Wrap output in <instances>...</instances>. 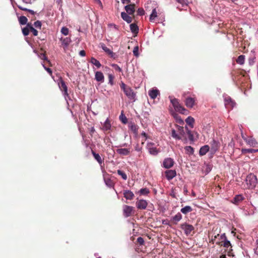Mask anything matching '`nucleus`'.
Segmentation results:
<instances>
[{
  "instance_id": "f257e3e1",
  "label": "nucleus",
  "mask_w": 258,
  "mask_h": 258,
  "mask_svg": "<svg viewBox=\"0 0 258 258\" xmlns=\"http://www.w3.org/2000/svg\"><path fill=\"white\" fill-rule=\"evenodd\" d=\"M220 236L219 234H217L215 235L214 236L212 235L211 241L213 243H215L217 245L223 246L224 247L226 248L228 250V255H231V251H232L231 244L229 240H228L226 238V236L225 233H223L221 235L220 239L221 241H217L216 239Z\"/></svg>"
},
{
  "instance_id": "f03ea898",
  "label": "nucleus",
  "mask_w": 258,
  "mask_h": 258,
  "mask_svg": "<svg viewBox=\"0 0 258 258\" xmlns=\"http://www.w3.org/2000/svg\"><path fill=\"white\" fill-rule=\"evenodd\" d=\"M119 85L121 89L123 91L127 98L131 102H135L137 100L136 93L131 87L126 85L122 82H121Z\"/></svg>"
},
{
  "instance_id": "7ed1b4c3",
  "label": "nucleus",
  "mask_w": 258,
  "mask_h": 258,
  "mask_svg": "<svg viewBox=\"0 0 258 258\" xmlns=\"http://www.w3.org/2000/svg\"><path fill=\"white\" fill-rule=\"evenodd\" d=\"M245 181L248 187L251 189L254 188L257 183L256 176L252 173L247 176Z\"/></svg>"
},
{
  "instance_id": "20e7f679",
  "label": "nucleus",
  "mask_w": 258,
  "mask_h": 258,
  "mask_svg": "<svg viewBox=\"0 0 258 258\" xmlns=\"http://www.w3.org/2000/svg\"><path fill=\"white\" fill-rule=\"evenodd\" d=\"M185 105L187 108H192L197 104V99L195 95L192 97H187L184 100Z\"/></svg>"
},
{
  "instance_id": "39448f33",
  "label": "nucleus",
  "mask_w": 258,
  "mask_h": 258,
  "mask_svg": "<svg viewBox=\"0 0 258 258\" xmlns=\"http://www.w3.org/2000/svg\"><path fill=\"white\" fill-rule=\"evenodd\" d=\"M180 228L184 230V233L188 235L194 230V227L192 225L184 223L180 225Z\"/></svg>"
},
{
  "instance_id": "423d86ee",
  "label": "nucleus",
  "mask_w": 258,
  "mask_h": 258,
  "mask_svg": "<svg viewBox=\"0 0 258 258\" xmlns=\"http://www.w3.org/2000/svg\"><path fill=\"white\" fill-rule=\"evenodd\" d=\"M103 179L105 184L109 187H113L115 182L112 179L111 176L109 174H105L103 176Z\"/></svg>"
},
{
  "instance_id": "0eeeda50",
  "label": "nucleus",
  "mask_w": 258,
  "mask_h": 258,
  "mask_svg": "<svg viewBox=\"0 0 258 258\" xmlns=\"http://www.w3.org/2000/svg\"><path fill=\"white\" fill-rule=\"evenodd\" d=\"M123 213L125 217L131 216L132 214L134 213V207L130 206L124 205L123 207Z\"/></svg>"
},
{
  "instance_id": "6e6552de",
  "label": "nucleus",
  "mask_w": 258,
  "mask_h": 258,
  "mask_svg": "<svg viewBox=\"0 0 258 258\" xmlns=\"http://www.w3.org/2000/svg\"><path fill=\"white\" fill-rule=\"evenodd\" d=\"M211 149L210 152L212 154H214L217 151H218L220 148V143L219 142L215 140H213L211 142Z\"/></svg>"
},
{
  "instance_id": "1a4fd4ad",
  "label": "nucleus",
  "mask_w": 258,
  "mask_h": 258,
  "mask_svg": "<svg viewBox=\"0 0 258 258\" xmlns=\"http://www.w3.org/2000/svg\"><path fill=\"white\" fill-rule=\"evenodd\" d=\"M58 85L60 90L63 92V95L64 96H68V87L66 85L65 82L61 78L59 79Z\"/></svg>"
},
{
  "instance_id": "9d476101",
  "label": "nucleus",
  "mask_w": 258,
  "mask_h": 258,
  "mask_svg": "<svg viewBox=\"0 0 258 258\" xmlns=\"http://www.w3.org/2000/svg\"><path fill=\"white\" fill-rule=\"evenodd\" d=\"M136 205L138 209L145 210L148 206V202L145 200H139L136 202Z\"/></svg>"
},
{
  "instance_id": "9b49d317",
  "label": "nucleus",
  "mask_w": 258,
  "mask_h": 258,
  "mask_svg": "<svg viewBox=\"0 0 258 258\" xmlns=\"http://www.w3.org/2000/svg\"><path fill=\"white\" fill-rule=\"evenodd\" d=\"M136 5L134 4H128L125 6L124 9L127 13L130 15L134 16V13L135 12Z\"/></svg>"
},
{
  "instance_id": "f8f14e48",
  "label": "nucleus",
  "mask_w": 258,
  "mask_h": 258,
  "mask_svg": "<svg viewBox=\"0 0 258 258\" xmlns=\"http://www.w3.org/2000/svg\"><path fill=\"white\" fill-rule=\"evenodd\" d=\"M225 105L227 108H232L236 104V103L230 97L225 98Z\"/></svg>"
},
{
  "instance_id": "ddd939ff",
  "label": "nucleus",
  "mask_w": 258,
  "mask_h": 258,
  "mask_svg": "<svg viewBox=\"0 0 258 258\" xmlns=\"http://www.w3.org/2000/svg\"><path fill=\"white\" fill-rule=\"evenodd\" d=\"M174 161L171 158H167L164 159L163 165L165 168H170L173 166Z\"/></svg>"
},
{
  "instance_id": "4468645a",
  "label": "nucleus",
  "mask_w": 258,
  "mask_h": 258,
  "mask_svg": "<svg viewBox=\"0 0 258 258\" xmlns=\"http://www.w3.org/2000/svg\"><path fill=\"white\" fill-rule=\"evenodd\" d=\"M165 176L168 180H171L176 175V172L174 170H168L165 171Z\"/></svg>"
},
{
  "instance_id": "2eb2a0df",
  "label": "nucleus",
  "mask_w": 258,
  "mask_h": 258,
  "mask_svg": "<svg viewBox=\"0 0 258 258\" xmlns=\"http://www.w3.org/2000/svg\"><path fill=\"white\" fill-rule=\"evenodd\" d=\"M130 148H120L116 150V152L121 156H127L131 153Z\"/></svg>"
},
{
  "instance_id": "dca6fc26",
  "label": "nucleus",
  "mask_w": 258,
  "mask_h": 258,
  "mask_svg": "<svg viewBox=\"0 0 258 258\" xmlns=\"http://www.w3.org/2000/svg\"><path fill=\"white\" fill-rule=\"evenodd\" d=\"M123 195L126 200H132L135 197L134 193L130 190H124L123 191Z\"/></svg>"
},
{
  "instance_id": "f3484780",
  "label": "nucleus",
  "mask_w": 258,
  "mask_h": 258,
  "mask_svg": "<svg viewBox=\"0 0 258 258\" xmlns=\"http://www.w3.org/2000/svg\"><path fill=\"white\" fill-rule=\"evenodd\" d=\"M154 145L153 143H149L147 144V148L149 150V151L151 154L152 155H156L158 153V150L156 148L154 147L153 145Z\"/></svg>"
},
{
  "instance_id": "a211bd4d",
  "label": "nucleus",
  "mask_w": 258,
  "mask_h": 258,
  "mask_svg": "<svg viewBox=\"0 0 258 258\" xmlns=\"http://www.w3.org/2000/svg\"><path fill=\"white\" fill-rule=\"evenodd\" d=\"M100 47L107 54H108L111 57H113L115 53L113 52L112 51H111L109 48L107 47L105 44L104 43H100Z\"/></svg>"
},
{
  "instance_id": "6ab92c4d",
  "label": "nucleus",
  "mask_w": 258,
  "mask_h": 258,
  "mask_svg": "<svg viewBox=\"0 0 258 258\" xmlns=\"http://www.w3.org/2000/svg\"><path fill=\"white\" fill-rule=\"evenodd\" d=\"M91 153L94 157L95 159L100 165H101L103 163L104 159H102L99 154L95 153L93 150H91Z\"/></svg>"
},
{
  "instance_id": "aec40b11",
  "label": "nucleus",
  "mask_w": 258,
  "mask_h": 258,
  "mask_svg": "<svg viewBox=\"0 0 258 258\" xmlns=\"http://www.w3.org/2000/svg\"><path fill=\"white\" fill-rule=\"evenodd\" d=\"M95 78L98 82H103L104 80V77L101 72L97 71L95 73Z\"/></svg>"
},
{
  "instance_id": "412c9836",
  "label": "nucleus",
  "mask_w": 258,
  "mask_h": 258,
  "mask_svg": "<svg viewBox=\"0 0 258 258\" xmlns=\"http://www.w3.org/2000/svg\"><path fill=\"white\" fill-rule=\"evenodd\" d=\"M139 126L135 123H131L129 125L130 130L133 132L136 135L138 134Z\"/></svg>"
},
{
  "instance_id": "4be33fe9",
  "label": "nucleus",
  "mask_w": 258,
  "mask_h": 258,
  "mask_svg": "<svg viewBox=\"0 0 258 258\" xmlns=\"http://www.w3.org/2000/svg\"><path fill=\"white\" fill-rule=\"evenodd\" d=\"M176 129L177 130V132H178V134L179 135V136H180L181 137H182V139H186V136H185V132L184 131V128H183V126H180L179 125H176Z\"/></svg>"
},
{
  "instance_id": "5701e85b",
  "label": "nucleus",
  "mask_w": 258,
  "mask_h": 258,
  "mask_svg": "<svg viewBox=\"0 0 258 258\" xmlns=\"http://www.w3.org/2000/svg\"><path fill=\"white\" fill-rule=\"evenodd\" d=\"M182 219V215L180 213H178L175 216L172 217L171 221L174 224H177V223Z\"/></svg>"
},
{
  "instance_id": "b1692460",
  "label": "nucleus",
  "mask_w": 258,
  "mask_h": 258,
  "mask_svg": "<svg viewBox=\"0 0 258 258\" xmlns=\"http://www.w3.org/2000/svg\"><path fill=\"white\" fill-rule=\"evenodd\" d=\"M210 148L208 145H205L202 146L199 151V155L201 156L206 154V153L209 151Z\"/></svg>"
},
{
  "instance_id": "393cba45",
  "label": "nucleus",
  "mask_w": 258,
  "mask_h": 258,
  "mask_svg": "<svg viewBox=\"0 0 258 258\" xmlns=\"http://www.w3.org/2000/svg\"><path fill=\"white\" fill-rule=\"evenodd\" d=\"M245 142L247 145H249L251 147H255L257 144L256 140L252 138H248L247 139H244Z\"/></svg>"
},
{
  "instance_id": "a878e982",
  "label": "nucleus",
  "mask_w": 258,
  "mask_h": 258,
  "mask_svg": "<svg viewBox=\"0 0 258 258\" xmlns=\"http://www.w3.org/2000/svg\"><path fill=\"white\" fill-rule=\"evenodd\" d=\"M121 16L122 19L125 21L127 23H130L132 21V17L130 16L128 14L125 12L121 13Z\"/></svg>"
},
{
  "instance_id": "bb28decb",
  "label": "nucleus",
  "mask_w": 258,
  "mask_h": 258,
  "mask_svg": "<svg viewBox=\"0 0 258 258\" xmlns=\"http://www.w3.org/2000/svg\"><path fill=\"white\" fill-rule=\"evenodd\" d=\"M111 128V124L109 120L107 118L103 124L102 130L104 132L109 131Z\"/></svg>"
},
{
  "instance_id": "cd10ccee",
  "label": "nucleus",
  "mask_w": 258,
  "mask_h": 258,
  "mask_svg": "<svg viewBox=\"0 0 258 258\" xmlns=\"http://www.w3.org/2000/svg\"><path fill=\"white\" fill-rule=\"evenodd\" d=\"M159 94V91L157 89H152L149 91V95L152 99L156 98Z\"/></svg>"
},
{
  "instance_id": "c85d7f7f",
  "label": "nucleus",
  "mask_w": 258,
  "mask_h": 258,
  "mask_svg": "<svg viewBox=\"0 0 258 258\" xmlns=\"http://www.w3.org/2000/svg\"><path fill=\"white\" fill-rule=\"evenodd\" d=\"M60 40L61 42L62 45H64L66 47H67L71 42V39L70 37H62L60 39Z\"/></svg>"
},
{
  "instance_id": "c756f323",
  "label": "nucleus",
  "mask_w": 258,
  "mask_h": 258,
  "mask_svg": "<svg viewBox=\"0 0 258 258\" xmlns=\"http://www.w3.org/2000/svg\"><path fill=\"white\" fill-rule=\"evenodd\" d=\"M244 198L241 195H236L233 199V203L238 205L240 202L243 200Z\"/></svg>"
},
{
  "instance_id": "7c9ffc66",
  "label": "nucleus",
  "mask_w": 258,
  "mask_h": 258,
  "mask_svg": "<svg viewBox=\"0 0 258 258\" xmlns=\"http://www.w3.org/2000/svg\"><path fill=\"white\" fill-rule=\"evenodd\" d=\"M192 211V208L189 206H186L180 210L181 212L184 214H186L188 213L191 212Z\"/></svg>"
},
{
  "instance_id": "2f4dec72",
  "label": "nucleus",
  "mask_w": 258,
  "mask_h": 258,
  "mask_svg": "<svg viewBox=\"0 0 258 258\" xmlns=\"http://www.w3.org/2000/svg\"><path fill=\"white\" fill-rule=\"evenodd\" d=\"M130 29L131 31L135 34H137L139 31V28L138 26L135 24L132 23L130 25Z\"/></svg>"
},
{
  "instance_id": "473e14b6",
  "label": "nucleus",
  "mask_w": 258,
  "mask_h": 258,
  "mask_svg": "<svg viewBox=\"0 0 258 258\" xmlns=\"http://www.w3.org/2000/svg\"><path fill=\"white\" fill-rule=\"evenodd\" d=\"M185 122L187 124H188L189 126H190L191 127H193L194 123L195 122V119L191 116H188L185 119Z\"/></svg>"
},
{
  "instance_id": "72a5a7b5",
  "label": "nucleus",
  "mask_w": 258,
  "mask_h": 258,
  "mask_svg": "<svg viewBox=\"0 0 258 258\" xmlns=\"http://www.w3.org/2000/svg\"><path fill=\"white\" fill-rule=\"evenodd\" d=\"M258 152V149H242L241 152L242 154H246V153H256Z\"/></svg>"
},
{
  "instance_id": "f704fd0d",
  "label": "nucleus",
  "mask_w": 258,
  "mask_h": 258,
  "mask_svg": "<svg viewBox=\"0 0 258 258\" xmlns=\"http://www.w3.org/2000/svg\"><path fill=\"white\" fill-rule=\"evenodd\" d=\"M90 62L96 66L97 68H100L101 66L100 62L94 57L91 58Z\"/></svg>"
},
{
  "instance_id": "c9c22d12",
  "label": "nucleus",
  "mask_w": 258,
  "mask_h": 258,
  "mask_svg": "<svg viewBox=\"0 0 258 258\" xmlns=\"http://www.w3.org/2000/svg\"><path fill=\"white\" fill-rule=\"evenodd\" d=\"M157 17V13L156 10V9H154L152 10L151 14L150 15V21L151 22H153L155 20V18Z\"/></svg>"
},
{
  "instance_id": "e433bc0d",
  "label": "nucleus",
  "mask_w": 258,
  "mask_h": 258,
  "mask_svg": "<svg viewBox=\"0 0 258 258\" xmlns=\"http://www.w3.org/2000/svg\"><path fill=\"white\" fill-rule=\"evenodd\" d=\"M245 61V56L244 55H239L236 59V62L239 64H243Z\"/></svg>"
},
{
  "instance_id": "4c0bfd02",
  "label": "nucleus",
  "mask_w": 258,
  "mask_h": 258,
  "mask_svg": "<svg viewBox=\"0 0 258 258\" xmlns=\"http://www.w3.org/2000/svg\"><path fill=\"white\" fill-rule=\"evenodd\" d=\"M28 26H29L30 31L33 33V35L35 36L38 35V31L34 28L31 23H28Z\"/></svg>"
},
{
  "instance_id": "58836bf2",
  "label": "nucleus",
  "mask_w": 258,
  "mask_h": 258,
  "mask_svg": "<svg viewBox=\"0 0 258 258\" xmlns=\"http://www.w3.org/2000/svg\"><path fill=\"white\" fill-rule=\"evenodd\" d=\"M27 21L28 19L25 16H22L19 18V22L21 25H27Z\"/></svg>"
},
{
  "instance_id": "ea45409f",
  "label": "nucleus",
  "mask_w": 258,
  "mask_h": 258,
  "mask_svg": "<svg viewBox=\"0 0 258 258\" xmlns=\"http://www.w3.org/2000/svg\"><path fill=\"white\" fill-rule=\"evenodd\" d=\"M175 110L182 114H184L185 112L186 111V110L185 109V108L180 104L176 108H175Z\"/></svg>"
},
{
  "instance_id": "a19ab883",
  "label": "nucleus",
  "mask_w": 258,
  "mask_h": 258,
  "mask_svg": "<svg viewBox=\"0 0 258 258\" xmlns=\"http://www.w3.org/2000/svg\"><path fill=\"white\" fill-rule=\"evenodd\" d=\"M171 136L172 137L176 140H181L182 137L179 136L178 134L176 133L175 130L172 129L171 131Z\"/></svg>"
},
{
  "instance_id": "79ce46f5",
  "label": "nucleus",
  "mask_w": 258,
  "mask_h": 258,
  "mask_svg": "<svg viewBox=\"0 0 258 258\" xmlns=\"http://www.w3.org/2000/svg\"><path fill=\"white\" fill-rule=\"evenodd\" d=\"M138 192L141 195L146 196L150 192V191H149V189L147 188H141L138 191Z\"/></svg>"
},
{
  "instance_id": "37998d69",
  "label": "nucleus",
  "mask_w": 258,
  "mask_h": 258,
  "mask_svg": "<svg viewBox=\"0 0 258 258\" xmlns=\"http://www.w3.org/2000/svg\"><path fill=\"white\" fill-rule=\"evenodd\" d=\"M30 32V30L29 26H28L27 23L26 26L22 29V33L24 36H27L29 35Z\"/></svg>"
},
{
  "instance_id": "c03bdc74",
  "label": "nucleus",
  "mask_w": 258,
  "mask_h": 258,
  "mask_svg": "<svg viewBox=\"0 0 258 258\" xmlns=\"http://www.w3.org/2000/svg\"><path fill=\"white\" fill-rule=\"evenodd\" d=\"M117 172L118 175H119L120 176H121V177L123 179H124V180L127 179V176L124 171H123L121 170H117Z\"/></svg>"
},
{
  "instance_id": "a18cd8bd",
  "label": "nucleus",
  "mask_w": 258,
  "mask_h": 258,
  "mask_svg": "<svg viewBox=\"0 0 258 258\" xmlns=\"http://www.w3.org/2000/svg\"><path fill=\"white\" fill-rule=\"evenodd\" d=\"M184 149L186 153L191 155L194 154V150L191 146H186Z\"/></svg>"
},
{
  "instance_id": "49530a36",
  "label": "nucleus",
  "mask_w": 258,
  "mask_h": 258,
  "mask_svg": "<svg viewBox=\"0 0 258 258\" xmlns=\"http://www.w3.org/2000/svg\"><path fill=\"white\" fill-rule=\"evenodd\" d=\"M171 102L173 106L174 109L176 108L180 104L178 99L174 98L171 100Z\"/></svg>"
},
{
  "instance_id": "de8ad7c7",
  "label": "nucleus",
  "mask_w": 258,
  "mask_h": 258,
  "mask_svg": "<svg viewBox=\"0 0 258 258\" xmlns=\"http://www.w3.org/2000/svg\"><path fill=\"white\" fill-rule=\"evenodd\" d=\"M212 170V166L210 164H207L205 166L204 172L206 174H208Z\"/></svg>"
},
{
  "instance_id": "09e8293b",
  "label": "nucleus",
  "mask_w": 258,
  "mask_h": 258,
  "mask_svg": "<svg viewBox=\"0 0 258 258\" xmlns=\"http://www.w3.org/2000/svg\"><path fill=\"white\" fill-rule=\"evenodd\" d=\"M61 32L64 35H68L69 34V30L66 27H63L61 29Z\"/></svg>"
},
{
  "instance_id": "8fccbe9b",
  "label": "nucleus",
  "mask_w": 258,
  "mask_h": 258,
  "mask_svg": "<svg viewBox=\"0 0 258 258\" xmlns=\"http://www.w3.org/2000/svg\"><path fill=\"white\" fill-rule=\"evenodd\" d=\"M40 57L41 59L46 60L49 63V65L51 66L50 60L48 59L45 53H41L40 55Z\"/></svg>"
},
{
  "instance_id": "3c124183",
  "label": "nucleus",
  "mask_w": 258,
  "mask_h": 258,
  "mask_svg": "<svg viewBox=\"0 0 258 258\" xmlns=\"http://www.w3.org/2000/svg\"><path fill=\"white\" fill-rule=\"evenodd\" d=\"M186 131L187 132V134L188 135V139L190 141H192L193 139H194V136H193L192 134L191 133V132L190 131L188 130V129L187 127L186 128Z\"/></svg>"
},
{
  "instance_id": "603ef678",
  "label": "nucleus",
  "mask_w": 258,
  "mask_h": 258,
  "mask_svg": "<svg viewBox=\"0 0 258 258\" xmlns=\"http://www.w3.org/2000/svg\"><path fill=\"white\" fill-rule=\"evenodd\" d=\"M41 25H42L41 22V21H40L39 20L35 21L34 23V26L36 28L41 29Z\"/></svg>"
},
{
  "instance_id": "864d4df0",
  "label": "nucleus",
  "mask_w": 258,
  "mask_h": 258,
  "mask_svg": "<svg viewBox=\"0 0 258 258\" xmlns=\"http://www.w3.org/2000/svg\"><path fill=\"white\" fill-rule=\"evenodd\" d=\"M114 76L112 74H109L108 75V79H109V83L111 85H113V79H114Z\"/></svg>"
},
{
  "instance_id": "5fc2aeb1",
  "label": "nucleus",
  "mask_w": 258,
  "mask_h": 258,
  "mask_svg": "<svg viewBox=\"0 0 258 258\" xmlns=\"http://www.w3.org/2000/svg\"><path fill=\"white\" fill-rule=\"evenodd\" d=\"M112 67L114 69V70L119 72H122V69L116 64H112Z\"/></svg>"
},
{
  "instance_id": "6e6d98bb",
  "label": "nucleus",
  "mask_w": 258,
  "mask_h": 258,
  "mask_svg": "<svg viewBox=\"0 0 258 258\" xmlns=\"http://www.w3.org/2000/svg\"><path fill=\"white\" fill-rule=\"evenodd\" d=\"M120 119L122 123H126L127 121V118L125 117V115L121 114V115L120 116Z\"/></svg>"
},
{
  "instance_id": "4d7b16f0",
  "label": "nucleus",
  "mask_w": 258,
  "mask_h": 258,
  "mask_svg": "<svg viewBox=\"0 0 258 258\" xmlns=\"http://www.w3.org/2000/svg\"><path fill=\"white\" fill-rule=\"evenodd\" d=\"M137 14L139 16H143L145 14V11L143 8H139L137 10Z\"/></svg>"
},
{
  "instance_id": "13d9d810",
  "label": "nucleus",
  "mask_w": 258,
  "mask_h": 258,
  "mask_svg": "<svg viewBox=\"0 0 258 258\" xmlns=\"http://www.w3.org/2000/svg\"><path fill=\"white\" fill-rule=\"evenodd\" d=\"M138 51H139L138 46H136L134 48L133 53L135 56H138L139 55Z\"/></svg>"
},
{
  "instance_id": "bf43d9fd",
  "label": "nucleus",
  "mask_w": 258,
  "mask_h": 258,
  "mask_svg": "<svg viewBox=\"0 0 258 258\" xmlns=\"http://www.w3.org/2000/svg\"><path fill=\"white\" fill-rule=\"evenodd\" d=\"M137 242L140 245H144V240L142 237H139L137 238Z\"/></svg>"
},
{
  "instance_id": "052dcab7",
  "label": "nucleus",
  "mask_w": 258,
  "mask_h": 258,
  "mask_svg": "<svg viewBox=\"0 0 258 258\" xmlns=\"http://www.w3.org/2000/svg\"><path fill=\"white\" fill-rule=\"evenodd\" d=\"M43 66L44 69L49 73V74L50 76H52V71L51 69L46 67L44 64H43Z\"/></svg>"
},
{
  "instance_id": "680f3d73",
  "label": "nucleus",
  "mask_w": 258,
  "mask_h": 258,
  "mask_svg": "<svg viewBox=\"0 0 258 258\" xmlns=\"http://www.w3.org/2000/svg\"><path fill=\"white\" fill-rule=\"evenodd\" d=\"M135 150L138 152H141L142 150V147H140L139 144H137L135 146Z\"/></svg>"
},
{
  "instance_id": "e2e57ef3",
  "label": "nucleus",
  "mask_w": 258,
  "mask_h": 258,
  "mask_svg": "<svg viewBox=\"0 0 258 258\" xmlns=\"http://www.w3.org/2000/svg\"><path fill=\"white\" fill-rule=\"evenodd\" d=\"M79 54L81 56H85L86 55V52L84 50H81L79 52Z\"/></svg>"
},
{
  "instance_id": "0e129e2a",
  "label": "nucleus",
  "mask_w": 258,
  "mask_h": 258,
  "mask_svg": "<svg viewBox=\"0 0 258 258\" xmlns=\"http://www.w3.org/2000/svg\"><path fill=\"white\" fill-rule=\"evenodd\" d=\"M177 122L179 124H183L184 123V122L183 120L181 118H177Z\"/></svg>"
},
{
  "instance_id": "69168bd1",
  "label": "nucleus",
  "mask_w": 258,
  "mask_h": 258,
  "mask_svg": "<svg viewBox=\"0 0 258 258\" xmlns=\"http://www.w3.org/2000/svg\"><path fill=\"white\" fill-rule=\"evenodd\" d=\"M95 128L94 127H92L90 130V134L91 135V136H93V134H94V133L95 132Z\"/></svg>"
},
{
  "instance_id": "338daca9",
  "label": "nucleus",
  "mask_w": 258,
  "mask_h": 258,
  "mask_svg": "<svg viewBox=\"0 0 258 258\" xmlns=\"http://www.w3.org/2000/svg\"><path fill=\"white\" fill-rule=\"evenodd\" d=\"M18 7L19 8V9L23 10V11H26L28 10V9L25 8L23 7H22L21 6H18Z\"/></svg>"
},
{
  "instance_id": "774afa93",
  "label": "nucleus",
  "mask_w": 258,
  "mask_h": 258,
  "mask_svg": "<svg viewBox=\"0 0 258 258\" xmlns=\"http://www.w3.org/2000/svg\"><path fill=\"white\" fill-rule=\"evenodd\" d=\"M141 135L145 138V139L144 141H146L148 137V136L146 134V133L145 132H143V133H142Z\"/></svg>"
}]
</instances>
